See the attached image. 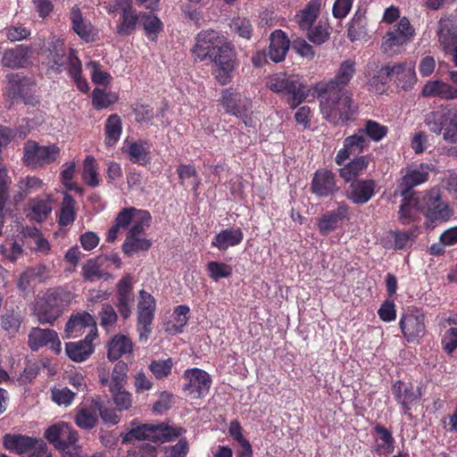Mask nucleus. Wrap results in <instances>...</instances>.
<instances>
[{
    "instance_id": "obj_9",
    "label": "nucleus",
    "mask_w": 457,
    "mask_h": 457,
    "mask_svg": "<svg viewBox=\"0 0 457 457\" xmlns=\"http://www.w3.org/2000/svg\"><path fill=\"white\" fill-rule=\"evenodd\" d=\"M414 29L409 20L402 18L398 24L386 32L383 38L382 49L388 54L399 53L402 46L411 41Z\"/></svg>"
},
{
    "instance_id": "obj_48",
    "label": "nucleus",
    "mask_w": 457,
    "mask_h": 457,
    "mask_svg": "<svg viewBox=\"0 0 457 457\" xmlns=\"http://www.w3.org/2000/svg\"><path fill=\"white\" fill-rule=\"evenodd\" d=\"M419 209L415 197H408L403 200L399 211V220L403 224H409L414 220L415 212Z\"/></svg>"
},
{
    "instance_id": "obj_53",
    "label": "nucleus",
    "mask_w": 457,
    "mask_h": 457,
    "mask_svg": "<svg viewBox=\"0 0 457 457\" xmlns=\"http://www.w3.org/2000/svg\"><path fill=\"white\" fill-rule=\"evenodd\" d=\"M127 378V364L119 361L113 368L110 383V391L114 393L116 388H122Z\"/></svg>"
},
{
    "instance_id": "obj_40",
    "label": "nucleus",
    "mask_w": 457,
    "mask_h": 457,
    "mask_svg": "<svg viewBox=\"0 0 457 457\" xmlns=\"http://www.w3.org/2000/svg\"><path fill=\"white\" fill-rule=\"evenodd\" d=\"M189 308L186 305L178 306L174 312L171 320L165 324V330L170 334H177L182 331V328L187 324L188 318L187 313Z\"/></svg>"
},
{
    "instance_id": "obj_13",
    "label": "nucleus",
    "mask_w": 457,
    "mask_h": 457,
    "mask_svg": "<svg viewBox=\"0 0 457 457\" xmlns=\"http://www.w3.org/2000/svg\"><path fill=\"white\" fill-rule=\"evenodd\" d=\"M184 378L187 383L185 384L183 390L187 396L199 399L208 394L212 379L206 371L197 368L187 370Z\"/></svg>"
},
{
    "instance_id": "obj_21",
    "label": "nucleus",
    "mask_w": 457,
    "mask_h": 457,
    "mask_svg": "<svg viewBox=\"0 0 457 457\" xmlns=\"http://www.w3.org/2000/svg\"><path fill=\"white\" fill-rule=\"evenodd\" d=\"M222 104L228 113L244 118L251 109L252 102L250 98L227 89L222 94Z\"/></svg>"
},
{
    "instance_id": "obj_61",
    "label": "nucleus",
    "mask_w": 457,
    "mask_h": 457,
    "mask_svg": "<svg viewBox=\"0 0 457 457\" xmlns=\"http://www.w3.org/2000/svg\"><path fill=\"white\" fill-rule=\"evenodd\" d=\"M76 394L67 387L54 388L52 390V399L58 405L69 406L73 402Z\"/></svg>"
},
{
    "instance_id": "obj_12",
    "label": "nucleus",
    "mask_w": 457,
    "mask_h": 457,
    "mask_svg": "<svg viewBox=\"0 0 457 457\" xmlns=\"http://www.w3.org/2000/svg\"><path fill=\"white\" fill-rule=\"evenodd\" d=\"M399 326L408 342L418 341L426 333L425 315L420 310L410 309L401 317Z\"/></svg>"
},
{
    "instance_id": "obj_34",
    "label": "nucleus",
    "mask_w": 457,
    "mask_h": 457,
    "mask_svg": "<svg viewBox=\"0 0 457 457\" xmlns=\"http://www.w3.org/2000/svg\"><path fill=\"white\" fill-rule=\"evenodd\" d=\"M91 336H86L79 342L67 343L65 346L67 355L74 361H85L93 352Z\"/></svg>"
},
{
    "instance_id": "obj_15",
    "label": "nucleus",
    "mask_w": 457,
    "mask_h": 457,
    "mask_svg": "<svg viewBox=\"0 0 457 457\" xmlns=\"http://www.w3.org/2000/svg\"><path fill=\"white\" fill-rule=\"evenodd\" d=\"M65 333L68 337L72 338L87 333L86 336H91V338L94 339L96 337V320L88 312H79L72 315L68 320Z\"/></svg>"
},
{
    "instance_id": "obj_52",
    "label": "nucleus",
    "mask_w": 457,
    "mask_h": 457,
    "mask_svg": "<svg viewBox=\"0 0 457 457\" xmlns=\"http://www.w3.org/2000/svg\"><path fill=\"white\" fill-rule=\"evenodd\" d=\"M150 220L151 215L147 211L138 210L133 222H131L133 225L128 234L141 236L145 228L149 227Z\"/></svg>"
},
{
    "instance_id": "obj_29",
    "label": "nucleus",
    "mask_w": 457,
    "mask_h": 457,
    "mask_svg": "<svg viewBox=\"0 0 457 457\" xmlns=\"http://www.w3.org/2000/svg\"><path fill=\"white\" fill-rule=\"evenodd\" d=\"M373 161L371 155H361L354 158L353 161L339 169V176L345 182L358 180L357 178L364 173L370 162Z\"/></svg>"
},
{
    "instance_id": "obj_59",
    "label": "nucleus",
    "mask_w": 457,
    "mask_h": 457,
    "mask_svg": "<svg viewBox=\"0 0 457 457\" xmlns=\"http://www.w3.org/2000/svg\"><path fill=\"white\" fill-rule=\"evenodd\" d=\"M0 252L8 260L14 262L23 253L22 246L16 241H7L0 245Z\"/></svg>"
},
{
    "instance_id": "obj_30",
    "label": "nucleus",
    "mask_w": 457,
    "mask_h": 457,
    "mask_svg": "<svg viewBox=\"0 0 457 457\" xmlns=\"http://www.w3.org/2000/svg\"><path fill=\"white\" fill-rule=\"evenodd\" d=\"M72 29L82 39L87 42L96 39V31L89 21L82 16L80 10L74 6L71 11Z\"/></svg>"
},
{
    "instance_id": "obj_45",
    "label": "nucleus",
    "mask_w": 457,
    "mask_h": 457,
    "mask_svg": "<svg viewBox=\"0 0 457 457\" xmlns=\"http://www.w3.org/2000/svg\"><path fill=\"white\" fill-rule=\"evenodd\" d=\"M375 432L378 435L377 440L376 451L379 454H388L394 451L395 440L391 432L382 426H376Z\"/></svg>"
},
{
    "instance_id": "obj_24",
    "label": "nucleus",
    "mask_w": 457,
    "mask_h": 457,
    "mask_svg": "<svg viewBox=\"0 0 457 457\" xmlns=\"http://www.w3.org/2000/svg\"><path fill=\"white\" fill-rule=\"evenodd\" d=\"M311 189L320 197H325L337 192L335 175L328 170H317L312 179Z\"/></svg>"
},
{
    "instance_id": "obj_41",
    "label": "nucleus",
    "mask_w": 457,
    "mask_h": 457,
    "mask_svg": "<svg viewBox=\"0 0 457 457\" xmlns=\"http://www.w3.org/2000/svg\"><path fill=\"white\" fill-rule=\"evenodd\" d=\"M43 187V182L37 177H27L22 179L18 183L19 190L14 195L13 199L15 202L24 200L32 192L37 191Z\"/></svg>"
},
{
    "instance_id": "obj_6",
    "label": "nucleus",
    "mask_w": 457,
    "mask_h": 457,
    "mask_svg": "<svg viewBox=\"0 0 457 457\" xmlns=\"http://www.w3.org/2000/svg\"><path fill=\"white\" fill-rule=\"evenodd\" d=\"M183 432L181 428H174L163 424H144L131 428L123 437L128 443L133 439L149 440L152 442L171 441L179 437Z\"/></svg>"
},
{
    "instance_id": "obj_42",
    "label": "nucleus",
    "mask_w": 457,
    "mask_h": 457,
    "mask_svg": "<svg viewBox=\"0 0 457 457\" xmlns=\"http://www.w3.org/2000/svg\"><path fill=\"white\" fill-rule=\"evenodd\" d=\"M152 243L145 237L137 235H127L122 245V250L125 254L132 255L139 251H147Z\"/></svg>"
},
{
    "instance_id": "obj_32",
    "label": "nucleus",
    "mask_w": 457,
    "mask_h": 457,
    "mask_svg": "<svg viewBox=\"0 0 457 457\" xmlns=\"http://www.w3.org/2000/svg\"><path fill=\"white\" fill-rule=\"evenodd\" d=\"M321 7V0H311L295 15V21L301 29H311L316 21Z\"/></svg>"
},
{
    "instance_id": "obj_60",
    "label": "nucleus",
    "mask_w": 457,
    "mask_h": 457,
    "mask_svg": "<svg viewBox=\"0 0 457 457\" xmlns=\"http://www.w3.org/2000/svg\"><path fill=\"white\" fill-rule=\"evenodd\" d=\"M172 366V360L169 358L166 360L154 361L150 364L149 368L155 378L161 379L167 377L170 373Z\"/></svg>"
},
{
    "instance_id": "obj_26",
    "label": "nucleus",
    "mask_w": 457,
    "mask_h": 457,
    "mask_svg": "<svg viewBox=\"0 0 457 457\" xmlns=\"http://www.w3.org/2000/svg\"><path fill=\"white\" fill-rule=\"evenodd\" d=\"M53 198L49 195L35 197L29 202L27 217L37 222L44 221L52 212Z\"/></svg>"
},
{
    "instance_id": "obj_31",
    "label": "nucleus",
    "mask_w": 457,
    "mask_h": 457,
    "mask_svg": "<svg viewBox=\"0 0 457 457\" xmlns=\"http://www.w3.org/2000/svg\"><path fill=\"white\" fill-rule=\"evenodd\" d=\"M422 95L427 97H439L442 99L457 98V87L439 80H431L426 83Z\"/></svg>"
},
{
    "instance_id": "obj_44",
    "label": "nucleus",
    "mask_w": 457,
    "mask_h": 457,
    "mask_svg": "<svg viewBox=\"0 0 457 457\" xmlns=\"http://www.w3.org/2000/svg\"><path fill=\"white\" fill-rule=\"evenodd\" d=\"M367 20L361 13H355L348 27V37L352 41L360 40L368 35Z\"/></svg>"
},
{
    "instance_id": "obj_8",
    "label": "nucleus",
    "mask_w": 457,
    "mask_h": 457,
    "mask_svg": "<svg viewBox=\"0 0 457 457\" xmlns=\"http://www.w3.org/2000/svg\"><path fill=\"white\" fill-rule=\"evenodd\" d=\"M394 78L403 89L411 87L417 80L414 63L410 62L384 66L378 71L377 78H373V83L379 79L381 84L385 85L388 79Z\"/></svg>"
},
{
    "instance_id": "obj_28",
    "label": "nucleus",
    "mask_w": 457,
    "mask_h": 457,
    "mask_svg": "<svg viewBox=\"0 0 457 457\" xmlns=\"http://www.w3.org/2000/svg\"><path fill=\"white\" fill-rule=\"evenodd\" d=\"M269 46V57L274 62H282L289 50L290 41L285 32L275 30L270 34Z\"/></svg>"
},
{
    "instance_id": "obj_46",
    "label": "nucleus",
    "mask_w": 457,
    "mask_h": 457,
    "mask_svg": "<svg viewBox=\"0 0 457 457\" xmlns=\"http://www.w3.org/2000/svg\"><path fill=\"white\" fill-rule=\"evenodd\" d=\"M118 96L101 88H95L92 92V104L96 110L108 108L116 103Z\"/></svg>"
},
{
    "instance_id": "obj_1",
    "label": "nucleus",
    "mask_w": 457,
    "mask_h": 457,
    "mask_svg": "<svg viewBox=\"0 0 457 457\" xmlns=\"http://www.w3.org/2000/svg\"><path fill=\"white\" fill-rule=\"evenodd\" d=\"M192 54L195 61L209 60L213 63L212 73L220 84L229 82L236 68V54L225 37L214 30L200 32Z\"/></svg>"
},
{
    "instance_id": "obj_4",
    "label": "nucleus",
    "mask_w": 457,
    "mask_h": 457,
    "mask_svg": "<svg viewBox=\"0 0 457 457\" xmlns=\"http://www.w3.org/2000/svg\"><path fill=\"white\" fill-rule=\"evenodd\" d=\"M71 302L69 292L54 289L46 291L38 297L33 308V315L40 324H54Z\"/></svg>"
},
{
    "instance_id": "obj_51",
    "label": "nucleus",
    "mask_w": 457,
    "mask_h": 457,
    "mask_svg": "<svg viewBox=\"0 0 457 457\" xmlns=\"http://www.w3.org/2000/svg\"><path fill=\"white\" fill-rule=\"evenodd\" d=\"M126 152L132 162L145 163L148 160L149 146L144 142H135L129 145Z\"/></svg>"
},
{
    "instance_id": "obj_43",
    "label": "nucleus",
    "mask_w": 457,
    "mask_h": 457,
    "mask_svg": "<svg viewBox=\"0 0 457 457\" xmlns=\"http://www.w3.org/2000/svg\"><path fill=\"white\" fill-rule=\"evenodd\" d=\"M122 130L120 118L117 114L109 116L105 123V144L112 146L119 140Z\"/></svg>"
},
{
    "instance_id": "obj_17",
    "label": "nucleus",
    "mask_w": 457,
    "mask_h": 457,
    "mask_svg": "<svg viewBox=\"0 0 457 457\" xmlns=\"http://www.w3.org/2000/svg\"><path fill=\"white\" fill-rule=\"evenodd\" d=\"M429 167L420 165L419 169L409 170L398 183L396 192L404 198L414 197L411 189L428 179Z\"/></svg>"
},
{
    "instance_id": "obj_57",
    "label": "nucleus",
    "mask_w": 457,
    "mask_h": 457,
    "mask_svg": "<svg viewBox=\"0 0 457 457\" xmlns=\"http://www.w3.org/2000/svg\"><path fill=\"white\" fill-rule=\"evenodd\" d=\"M9 85L13 96L23 97L26 95L27 87L30 85V81L15 74L9 76Z\"/></svg>"
},
{
    "instance_id": "obj_11",
    "label": "nucleus",
    "mask_w": 457,
    "mask_h": 457,
    "mask_svg": "<svg viewBox=\"0 0 457 457\" xmlns=\"http://www.w3.org/2000/svg\"><path fill=\"white\" fill-rule=\"evenodd\" d=\"M155 312L154 298L145 290L139 292L137 303V330L140 341H146L151 333V324Z\"/></svg>"
},
{
    "instance_id": "obj_2",
    "label": "nucleus",
    "mask_w": 457,
    "mask_h": 457,
    "mask_svg": "<svg viewBox=\"0 0 457 457\" xmlns=\"http://www.w3.org/2000/svg\"><path fill=\"white\" fill-rule=\"evenodd\" d=\"M314 93L320 103V112L322 117L333 125L346 124L356 113L352 94L324 87L322 85L313 86Z\"/></svg>"
},
{
    "instance_id": "obj_39",
    "label": "nucleus",
    "mask_w": 457,
    "mask_h": 457,
    "mask_svg": "<svg viewBox=\"0 0 457 457\" xmlns=\"http://www.w3.org/2000/svg\"><path fill=\"white\" fill-rule=\"evenodd\" d=\"M139 24L150 40H155L158 33L162 29V22L151 13L140 12Z\"/></svg>"
},
{
    "instance_id": "obj_14",
    "label": "nucleus",
    "mask_w": 457,
    "mask_h": 457,
    "mask_svg": "<svg viewBox=\"0 0 457 457\" xmlns=\"http://www.w3.org/2000/svg\"><path fill=\"white\" fill-rule=\"evenodd\" d=\"M424 215L431 220H448L453 214L450 206L441 200L438 190L429 191L424 197V206L421 209Z\"/></svg>"
},
{
    "instance_id": "obj_56",
    "label": "nucleus",
    "mask_w": 457,
    "mask_h": 457,
    "mask_svg": "<svg viewBox=\"0 0 457 457\" xmlns=\"http://www.w3.org/2000/svg\"><path fill=\"white\" fill-rule=\"evenodd\" d=\"M21 324V317L17 312H10L1 317V327L10 332L16 333Z\"/></svg>"
},
{
    "instance_id": "obj_19",
    "label": "nucleus",
    "mask_w": 457,
    "mask_h": 457,
    "mask_svg": "<svg viewBox=\"0 0 457 457\" xmlns=\"http://www.w3.org/2000/svg\"><path fill=\"white\" fill-rule=\"evenodd\" d=\"M393 394L396 401L402 405L404 413L417 404L421 397L420 387L408 383L397 381L393 385Z\"/></svg>"
},
{
    "instance_id": "obj_23",
    "label": "nucleus",
    "mask_w": 457,
    "mask_h": 457,
    "mask_svg": "<svg viewBox=\"0 0 457 457\" xmlns=\"http://www.w3.org/2000/svg\"><path fill=\"white\" fill-rule=\"evenodd\" d=\"M31 53L30 46L18 45L4 51L1 62L3 66L11 69L23 68L29 63Z\"/></svg>"
},
{
    "instance_id": "obj_58",
    "label": "nucleus",
    "mask_w": 457,
    "mask_h": 457,
    "mask_svg": "<svg viewBox=\"0 0 457 457\" xmlns=\"http://www.w3.org/2000/svg\"><path fill=\"white\" fill-rule=\"evenodd\" d=\"M177 172L182 184L187 183L196 189L199 181L196 176L195 169L191 165H180L177 169Z\"/></svg>"
},
{
    "instance_id": "obj_47",
    "label": "nucleus",
    "mask_w": 457,
    "mask_h": 457,
    "mask_svg": "<svg viewBox=\"0 0 457 457\" xmlns=\"http://www.w3.org/2000/svg\"><path fill=\"white\" fill-rule=\"evenodd\" d=\"M98 164L92 155H87L84 161L82 177L85 182L91 187H96L99 184L97 174Z\"/></svg>"
},
{
    "instance_id": "obj_10",
    "label": "nucleus",
    "mask_w": 457,
    "mask_h": 457,
    "mask_svg": "<svg viewBox=\"0 0 457 457\" xmlns=\"http://www.w3.org/2000/svg\"><path fill=\"white\" fill-rule=\"evenodd\" d=\"M4 445L6 449L15 453H27L32 457L45 453L46 449L43 440L21 435H6Z\"/></svg>"
},
{
    "instance_id": "obj_36",
    "label": "nucleus",
    "mask_w": 457,
    "mask_h": 457,
    "mask_svg": "<svg viewBox=\"0 0 457 457\" xmlns=\"http://www.w3.org/2000/svg\"><path fill=\"white\" fill-rule=\"evenodd\" d=\"M133 351V343L129 337L124 335H116L108 345V358L116 361L120 356Z\"/></svg>"
},
{
    "instance_id": "obj_16",
    "label": "nucleus",
    "mask_w": 457,
    "mask_h": 457,
    "mask_svg": "<svg viewBox=\"0 0 457 457\" xmlns=\"http://www.w3.org/2000/svg\"><path fill=\"white\" fill-rule=\"evenodd\" d=\"M370 144L365 133L360 129L358 131L344 140V147L336 155V162L342 165L351 155L363 152Z\"/></svg>"
},
{
    "instance_id": "obj_27",
    "label": "nucleus",
    "mask_w": 457,
    "mask_h": 457,
    "mask_svg": "<svg viewBox=\"0 0 457 457\" xmlns=\"http://www.w3.org/2000/svg\"><path fill=\"white\" fill-rule=\"evenodd\" d=\"M100 401L95 400L89 406H82L77 409L74 416L75 424L81 429L90 430L98 422V409Z\"/></svg>"
},
{
    "instance_id": "obj_18",
    "label": "nucleus",
    "mask_w": 457,
    "mask_h": 457,
    "mask_svg": "<svg viewBox=\"0 0 457 457\" xmlns=\"http://www.w3.org/2000/svg\"><path fill=\"white\" fill-rule=\"evenodd\" d=\"M29 346L36 351L46 345H51V348L56 353L61 352V341L57 333L49 328H33L29 334Z\"/></svg>"
},
{
    "instance_id": "obj_22",
    "label": "nucleus",
    "mask_w": 457,
    "mask_h": 457,
    "mask_svg": "<svg viewBox=\"0 0 457 457\" xmlns=\"http://www.w3.org/2000/svg\"><path fill=\"white\" fill-rule=\"evenodd\" d=\"M355 74V63L351 60L344 61L336 75L331 78L328 81H320L316 85H322L324 87L341 90V91H348L346 89L347 85L353 79Z\"/></svg>"
},
{
    "instance_id": "obj_38",
    "label": "nucleus",
    "mask_w": 457,
    "mask_h": 457,
    "mask_svg": "<svg viewBox=\"0 0 457 457\" xmlns=\"http://www.w3.org/2000/svg\"><path fill=\"white\" fill-rule=\"evenodd\" d=\"M139 19L140 13H137L133 7L123 14H120L116 29L117 33L120 36H129L132 34L137 28V24L139 23Z\"/></svg>"
},
{
    "instance_id": "obj_55",
    "label": "nucleus",
    "mask_w": 457,
    "mask_h": 457,
    "mask_svg": "<svg viewBox=\"0 0 457 457\" xmlns=\"http://www.w3.org/2000/svg\"><path fill=\"white\" fill-rule=\"evenodd\" d=\"M207 271L209 276L215 281L228 278L232 274V269L229 265L219 262H210L207 264Z\"/></svg>"
},
{
    "instance_id": "obj_49",
    "label": "nucleus",
    "mask_w": 457,
    "mask_h": 457,
    "mask_svg": "<svg viewBox=\"0 0 457 457\" xmlns=\"http://www.w3.org/2000/svg\"><path fill=\"white\" fill-rule=\"evenodd\" d=\"M86 68L89 71L92 81L98 85H108L112 80V76L101 68L99 62L90 61L86 63Z\"/></svg>"
},
{
    "instance_id": "obj_3",
    "label": "nucleus",
    "mask_w": 457,
    "mask_h": 457,
    "mask_svg": "<svg viewBox=\"0 0 457 457\" xmlns=\"http://www.w3.org/2000/svg\"><path fill=\"white\" fill-rule=\"evenodd\" d=\"M47 52L48 65L53 71L60 73L67 71L81 92L89 90L87 80L81 77V62L73 49L66 53L63 39L52 37L48 43Z\"/></svg>"
},
{
    "instance_id": "obj_35",
    "label": "nucleus",
    "mask_w": 457,
    "mask_h": 457,
    "mask_svg": "<svg viewBox=\"0 0 457 457\" xmlns=\"http://www.w3.org/2000/svg\"><path fill=\"white\" fill-rule=\"evenodd\" d=\"M244 235L240 228H226L221 230L213 238L212 245L220 250H227L230 246L237 245L243 240Z\"/></svg>"
},
{
    "instance_id": "obj_63",
    "label": "nucleus",
    "mask_w": 457,
    "mask_h": 457,
    "mask_svg": "<svg viewBox=\"0 0 457 457\" xmlns=\"http://www.w3.org/2000/svg\"><path fill=\"white\" fill-rule=\"evenodd\" d=\"M339 220L329 212L320 219L318 228L322 235H328L337 228Z\"/></svg>"
},
{
    "instance_id": "obj_5",
    "label": "nucleus",
    "mask_w": 457,
    "mask_h": 457,
    "mask_svg": "<svg viewBox=\"0 0 457 457\" xmlns=\"http://www.w3.org/2000/svg\"><path fill=\"white\" fill-rule=\"evenodd\" d=\"M269 88L281 95L292 109L296 108L309 96V89L301 78L295 74L278 73L270 78Z\"/></svg>"
},
{
    "instance_id": "obj_64",
    "label": "nucleus",
    "mask_w": 457,
    "mask_h": 457,
    "mask_svg": "<svg viewBox=\"0 0 457 457\" xmlns=\"http://www.w3.org/2000/svg\"><path fill=\"white\" fill-rule=\"evenodd\" d=\"M306 30L309 40L316 45L324 43L329 35L327 28L321 24L315 25L313 28L311 27Z\"/></svg>"
},
{
    "instance_id": "obj_37",
    "label": "nucleus",
    "mask_w": 457,
    "mask_h": 457,
    "mask_svg": "<svg viewBox=\"0 0 457 457\" xmlns=\"http://www.w3.org/2000/svg\"><path fill=\"white\" fill-rule=\"evenodd\" d=\"M77 203L75 199L69 194H65L61 204L58 214V224L61 228L71 226L77 216Z\"/></svg>"
},
{
    "instance_id": "obj_7",
    "label": "nucleus",
    "mask_w": 457,
    "mask_h": 457,
    "mask_svg": "<svg viewBox=\"0 0 457 457\" xmlns=\"http://www.w3.org/2000/svg\"><path fill=\"white\" fill-rule=\"evenodd\" d=\"M60 154V148L54 145H40L35 141L26 142L23 148L24 163L37 168L54 162Z\"/></svg>"
},
{
    "instance_id": "obj_50",
    "label": "nucleus",
    "mask_w": 457,
    "mask_h": 457,
    "mask_svg": "<svg viewBox=\"0 0 457 457\" xmlns=\"http://www.w3.org/2000/svg\"><path fill=\"white\" fill-rule=\"evenodd\" d=\"M365 133V137L370 140L375 142L380 141L387 134V128L384 125L379 124L375 120H369L365 122L363 129H361Z\"/></svg>"
},
{
    "instance_id": "obj_62",
    "label": "nucleus",
    "mask_w": 457,
    "mask_h": 457,
    "mask_svg": "<svg viewBox=\"0 0 457 457\" xmlns=\"http://www.w3.org/2000/svg\"><path fill=\"white\" fill-rule=\"evenodd\" d=\"M79 440V434L69 424L64 423L61 433V447L67 448L74 446Z\"/></svg>"
},
{
    "instance_id": "obj_20",
    "label": "nucleus",
    "mask_w": 457,
    "mask_h": 457,
    "mask_svg": "<svg viewBox=\"0 0 457 457\" xmlns=\"http://www.w3.org/2000/svg\"><path fill=\"white\" fill-rule=\"evenodd\" d=\"M375 187L373 179L353 180L346 191V197L355 204H364L373 197Z\"/></svg>"
},
{
    "instance_id": "obj_25",
    "label": "nucleus",
    "mask_w": 457,
    "mask_h": 457,
    "mask_svg": "<svg viewBox=\"0 0 457 457\" xmlns=\"http://www.w3.org/2000/svg\"><path fill=\"white\" fill-rule=\"evenodd\" d=\"M438 41L446 52H452L457 46V35L453 29V20L450 15H444L438 21Z\"/></svg>"
},
{
    "instance_id": "obj_33",
    "label": "nucleus",
    "mask_w": 457,
    "mask_h": 457,
    "mask_svg": "<svg viewBox=\"0 0 457 457\" xmlns=\"http://www.w3.org/2000/svg\"><path fill=\"white\" fill-rule=\"evenodd\" d=\"M104 258H99L97 256L87 261L81 270V274L85 280L93 282L97 279L108 280L113 278V276L111 273L104 271L102 269L104 266Z\"/></svg>"
},
{
    "instance_id": "obj_54",
    "label": "nucleus",
    "mask_w": 457,
    "mask_h": 457,
    "mask_svg": "<svg viewBox=\"0 0 457 457\" xmlns=\"http://www.w3.org/2000/svg\"><path fill=\"white\" fill-rule=\"evenodd\" d=\"M231 31L243 38L249 39L253 33V27L250 21L244 17H237L231 21Z\"/></svg>"
}]
</instances>
